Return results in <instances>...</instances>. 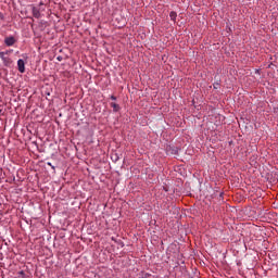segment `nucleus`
Wrapping results in <instances>:
<instances>
[{"instance_id": "obj_1", "label": "nucleus", "mask_w": 278, "mask_h": 278, "mask_svg": "<svg viewBox=\"0 0 278 278\" xmlns=\"http://www.w3.org/2000/svg\"><path fill=\"white\" fill-rule=\"evenodd\" d=\"M10 51L0 52V59L2 60L4 66H10L12 64V61L9 59Z\"/></svg>"}, {"instance_id": "obj_2", "label": "nucleus", "mask_w": 278, "mask_h": 278, "mask_svg": "<svg viewBox=\"0 0 278 278\" xmlns=\"http://www.w3.org/2000/svg\"><path fill=\"white\" fill-rule=\"evenodd\" d=\"M5 47H14L16 45V38L14 36H9L4 38Z\"/></svg>"}, {"instance_id": "obj_3", "label": "nucleus", "mask_w": 278, "mask_h": 278, "mask_svg": "<svg viewBox=\"0 0 278 278\" xmlns=\"http://www.w3.org/2000/svg\"><path fill=\"white\" fill-rule=\"evenodd\" d=\"M17 68L21 73H25V61H23V59L17 61Z\"/></svg>"}, {"instance_id": "obj_4", "label": "nucleus", "mask_w": 278, "mask_h": 278, "mask_svg": "<svg viewBox=\"0 0 278 278\" xmlns=\"http://www.w3.org/2000/svg\"><path fill=\"white\" fill-rule=\"evenodd\" d=\"M33 16L34 18H41L42 14L40 13V9L33 7Z\"/></svg>"}, {"instance_id": "obj_5", "label": "nucleus", "mask_w": 278, "mask_h": 278, "mask_svg": "<svg viewBox=\"0 0 278 278\" xmlns=\"http://www.w3.org/2000/svg\"><path fill=\"white\" fill-rule=\"evenodd\" d=\"M111 108H113V112H119L121 110V105H118L116 102H112Z\"/></svg>"}, {"instance_id": "obj_6", "label": "nucleus", "mask_w": 278, "mask_h": 278, "mask_svg": "<svg viewBox=\"0 0 278 278\" xmlns=\"http://www.w3.org/2000/svg\"><path fill=\"white\" fill-rule=\"evenodd\" d=\"M169 18H170V21H173L175 23L177 21V12L172 11L169 13Z\"/></svg>"}, {"instance_id": "obj_7", "label": "nucleus", "mask_w": 278, "mask_h": 278, "mask_svg": "<svg viewBox=\"0 0 278 278\" xmlns=\"http://www.w3.org/2000/svg\"><path fill=\"white\" fill-rule=\"evenodd\" d=\"M111 100L112 101H116V97L115 96H111Z\"/></svg>"}, {"instance_id": "obj_8", "label": "nucleus", "mask_w": 278, "mask_h": 278, "mask_svg": "<svg viewBox=\"0 0 278 278\" xmlns=\"http://www.w3.org/2000/svg\"><path fill=\"white\" fill-rule=\"evenodd\" d=\"M3 112V109H1V105H0V114Z\"/></svg>"}, {"instance_id": "obj_9", "label": "nucleus", "mask_w": 278, "mask_h": 278, "mask_svg": "<svg viewBox=\"0 0 278 278\" xmlns=\"http://www.w3.org/2000/svg\"><path fill=\"white\" fill-rule=\"evenodd\" d=\"M48 166H51V163H48Z\"/></svg>"}]
</instances>
